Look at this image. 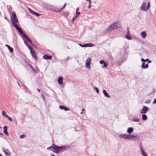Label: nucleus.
<instances>
[{
  "label": "nucleus",
  "instance_id": "f257e3e1",
  "mask_svg": "<svg viewBox=\"0 0 156 156\" xmlns=\"http://www.w3.org/2000/svg\"><path fill=\"white\" fill-rule=\"evenodd\" d=\"M12 16L11 17V19L13 26L19 32L22 33V30L20 27H18L17 25L16 24V23H18V21L16 17L15 13L14 12H12Z\"/></svg>",
  "mask_w": 156,
  "mask_h": 156
},
{
  "label": "nucleus",
  "instance_id": "f03ea898",
  "mask_svg": "<svg viewBox=\"0 0 156 156\" xmlns=\"http://www.w3.org/2000/svg\"><path fill=\"white\" fill-rule=\"evenodd\" d=\"M119 137L120 138L124 139L131 140L132 139L133 140H135L138 139L139 136L138 135L135 136L133 135L122 134L120 135Z\"/></svg>",
  "mask_w": 156,
  "mask_h": 156
},
{
  "label": "nucleus",
  "instance_id": "7ed1b4c3",
  "mask_svg": "<svg viewBox=\"0 0 156 156\" xmlns=\"http://www.w3.org/2000/svg\"><path fill=\"white\" fill-rule=\"evenodd\" d=\"M120 26V22L117 21L111 25L108 28V30L109 31H111L115 29L118 28Z\"/></svg>",
  "mask_w": 156,
  "mask_h": 156
},
{
  "label": "nucleus",
  "instance_id": "20e7f679",
  "mask_svg": "<svg viewBox=\"0 0 156 156\" xmlns=\"http://www.w3.org/2000/svg\"><path fill=\"white\" fill-rule=\"evenodd\" d=\"M146 4L145 2H143L140 7V9L142 11H147L150 7V2L148 3L147 7H146Z\"/></svg>",
  "mask_w": 156,
  "mask_h": 156
},
{
  "label": "nucleus",
  "instance_id": "39448f33",
  "mask_svg": "<svg viewBox=\"0 0 156 156\" xmlns=\"http://www.w3.org/2000/svg\"><path fill=\"white\" fill-rule=\"evenodd\" d=\"M50 148H52V149L51 151L53 152H55L56 153H58V146L55 145H54L53 146L51 147H48L47 149H48Z\"/></svg>",
  "mask_w": 156,
  "mask_h": 156
},
{
  "label": "nucleus",
  "instance_id": "423d86ee",
  "mask_svg": "<svg viewBox=\"0 0 156 156\" xmlns=\"http://www.w3.org/2000/svg\"><path fill=\"white\" fill-rule=\"evenodd\" d=\"M149 108L146 106H144L142 109L140 111V112L141 114H145L147 113L148 111Z\"/></svg>",
  "mask_w": 156,
  "mask_h": 156
},
{
  "label": "nucleus",
  "instance_id": "0eeeda50",
  "mask_svg": "<svg viewBox=\"0 0 156 156\" xmlns=\"http://www.w3.org/2000/svg\"><path fill=\"white\" fill-rule=\"evenodd\" d=\"M91 58L90 57H88L86 59V67L89 69L90 68V65L91 62Z\"/></svg>",
  "mask_w": 156,
  "mask_h": 156
},
{
  "label": "nucleus",
  "instance_id": "6e6552de",
  "mask_svg": "<svg viewBox=\"0 0 156 156\" xmlns=\"http://www.w3.org/2000/svg\"><path fill=\"white\" fill-rule=\"evenodd\" d=\"M66 148H67L66 147L64 146L60 147L58 146V153L62 152L65 151Z\"/></svg>",
  "mask_w": 156,
  "mask_h": 156
},
{
  "label": "nucleus",
  "instance_id": "1a4fd4ad",
  "mask_svg": "<svg viewBox=\"0 0 156 156\" xmlns=\"http://www.w3.org/2000/svg\"><path fill=\"white\" fill-rule=\"evenodd\" d=\"M140 147L142 155L143 156H147V154L143 150V147L141 145H140Z\"/></svg>",
  "mask_w": 156,
  "mask_h": 156
},
{
  "label": "nucleus",
  "instance_id": "9d476101",
  "mask_svg": "<svg viewBox=\"0 0 156 156\" xmlns=\"http://www.w3.org/2000/svg\"><path fill=\"white\" fill-rule=\"evenodd\" d=\"M127 33L125 36V37L128 40H131L132 39V38L130 36V31L129 29V28H127Z\"/></svg>",
  "mask_w": 156,
  "mask_h": 156
},
{
  "label": "nucleus",
  "instance_id": "9b49d317",
  "mask_svg": "<svg viewBox=\"0 0 156 156\" xmlns=\"http://www.w3.org/2000/svg\"><path fill=\"white\" fill-rule=\"evenodd\" d=\"M30 53L31 54L33 57L34 58L35 60L37 61V58L36 55L35 51L34 50L31 51V52H30Z\"/></svg>",
  "mask_w": 156,
  "mask_h": 156
},
{
  "label": "nucleus",
  "instance_id": "f8f14e48",
  "mask_svg": "<svg viewBox=\"0 0 156 156\" xmlns=\"http://www.w3.org/2000/svg\"><path fill=\"white\" fill-rule=\"evenodd\" d=\"M20 34H22V36L24 37L26 39H27V41H29L30 39L24 34L22 30V33L19 32Z\"/></svg>",
  "mask_w": 156,
  "mask_h": 156
},
{
  "label": "nucleus",
  "instance_id": "ddd939ff",
  "mask_svg": "<svg viewBox=\"0 0 156 156\" xmlns=\"http://www.w3.org/2000/svg\"><path fill=\"white\" fill-rule=\"evenodd\" d=\"M140 35H141L142 38L144 39L145 38L147 37V34L145 31H143L141 32L140 33Z\"/></svg>",
  "mask_w": 156,
  "mask_h": 156
},
{
  "label": "nucleus",
  "instance_id": "4468645a",
  "mask_svg": "<svg viewBox=\"0 0 156 156\" xmlns=\"http://www.w3.org/2000/svg\"><path fill=\"white\" fill-rule=\"evenodd\" d=\"M4 129V133L7 136H9V134L7 132V127L6 126H4L3 127Z\"/></svg>",
  "mask_w": 156,
  "mask_h": 156
},
{
  "label": "nucleus",
  "instance_id": "2eb2a0df",
  "mask_svg": "<svg viewBox=\"0 0 156 156\" xmlns=\"http://www.w3.org/2000/svg\"><path fill=\"white\" fill-rule=\"evenodd\" d=\"M43 58L45 59H51V56L47 55H44L43 56Z\"/></svg>",
  "mask_w": 156,
  "mask_h": 156
},
{
  "label": "nucleus",
  "instance_id": "dca6fc26",
  "mask_svg": "<svg viewBox=\"0 0 156 156\" xmlns=\"http://www.w3.org/2000/svg\"><path fill=\"white\" fill-rule=\"evenodd\" d=\"M103 93L104 94V95L106 97L109 98L110 97V96L105 90H103Z\"/></svg>",
  "mask_w": 156,
  "mask_h": 156
},
{
  "label": "nucleus",
  "instance_id": "f3484780",
  "mask_svg": "<svg viewBox=\"0 0 156 156\" xmlns=\"http://www.w3.org/2000/svg\"><path fill=\"white\" fill-rule=\"evenodd\" d=\"M133 130V127H129L127 129V132L130 134L132 133Z\"/></svg>",
  "mask_w": 156,
  "mask_h": 156
},
{
  "label": "nucleus",
  "instance_id": "a211bd4d",
  "mask_svg": "<svg viewBox=\"0 0 156 156\" xmlns=\"http://www.w3.org/2000/svg\"><path fill=\"white\" fill-rule=\"evenodd\" d=\"M62 77H59L58 79V81L59 84H62Z\"/></svg>",
  "mask_w": 156,
  "mask_h": 156
},
{
  "label": "nucleus",
  "instance_id": "6ab92c4d",
  "mask_svg": "<svg viewBox=\"0 0 156 156\" xmlns=\"http://www.w3.org/2000/svg\"><path fill=\"white\" fill-rule=\"evenodd\" d=\"M144 62H143L142 65V67L143 69H146L148 67V64H147L144 65Z\"/></svg>",
  "mask_w": 156,
  "mask_h": 156
},
{
  "label": "nucleus",
  "instance_id": "aec40b11",
  "mask_svg": "<svg viewBox=\"0 0 156 156\" xmlns=\"http://www.w3.org/2000/svg\"><path fill=\"white\" fill-rule=\"evenodd\" d=\"M59 108L62 110L64 109L66 111H67L69 110V109L68 108H65L64 106H60Z\"/></svg>",
  "mask_w": 156,
  "mask_h": 156
},
{
  "label": "nucleus",
  "instance_id": "412c9836",
  "mask_svg": "<svg viewBox=\"0 0 156 156\" xmlns=\"http://www.w3.org/2000/svg\"><path fill=\"white\" fill-rule=\"evenodd\" d=\"M132 120L133 122H138L140 121V119L136 117H134L132 119Z\"/></svg>",
  "mask_w": 156,
  "mask_h": 156
},
{
  "label": "nucleus",
  "instance_id": "4be33fe9",
  "mask_svg": "<svg viewBox=\"0 0 156 156\" xmlns=\"http://www.w3.org/2000/svg\"><path fill=\"white\" fill-rule=\"evenodd\" d=\"M5 46L8 48V49L10 50L11 52L12 53L13 52V49L12 48L10 47L9 45L7 44H5Z\"/></svg>",
  "mask_w": 156,
  "mask_h": 156
},
{
  "label": "nucleus",
  "instance_id": "5701e85b",
  "mask_svg": "<svg viewBox=\"0 0 156 156\" xmlns=\"http://www.w3.org/2000/svg\"><path fill=\"white\" fill-rule=\"evenodd\" d=\"M3 151L6 155L9 156L10 155V154L8 152L9 151L8 149H7L6 150H3Z\"/></svg>",
  "mask_w": 156,
  "mask_h": 156
},
{
  "label": "nucleus",
  "instance_id": "b1692460",
  "mask_svg": "<svg viewBox=\"0 0 156 156\" xmlns=\"http://www.w3.org/2000/svg\"><path fill=\"white\" fill-rule=\"evenodd\" d=\"M142 119L144 120H146L147 119V117L146 115H142Z\"/></svg>",
  "mask_w": 156,
  "mask_h": 156
},
{
  "label": "nucleus",
  "instance_id": "393cba45",
  "mask_svg": "<svg viewBox=\"0 0 156 156\" xmlns=\"http://www.w3.org/2000/svg\"><path fill=\"white\" fill-rule=\"evenodd\" d=\"M2 115L3 116L6 117V116H7V115H8L6 114V112L4 111H2Z\"/></svg>",
  "mask_w": 156,
  "mask_h": 156
},
{
  "label": "nucleus",
  "instance_id": "a878e982",
  "mask_svg": "<svg viewBox=\"0 0 156 156\" xmlns=\"http://www.w3.org/2000/svg\"><path fill=\"white\" fill-rule=\"evenodd\" d=\"M29 65L31 68L32 69L33 71L35 72V73H36L37 72V71H36L35 69H34L32 66L31 65Z\"/></svg>",
  "mask_w": 156,
  "mask_h": 156
},
{
  "label": "nucleus",
  "instance_id": "bb28decb",
  "mask_svg": "<svg viewBox=\"0 0 156 156\" xmlns=\"http://www.w3.org/2000/svg\"><path fill=\"white\" fill-rule=\"evenodd\" d=\"M94 89L95 90H96L97 93L98 94L99 93V90L98 88H97V87H94Z\"/></svg>",
  "mask_w": 156,
  "mask_h": 156
},
{
  "label": "nucleus",
  "instance_id": "cd10ccee",
  "mask_svg": "<svg viewBox=\"0 0 156 156\" xmlns=\"http://www.w3.org/2000/svg\"><path fill=\"white\" fill-rule=\"evenodd\" d=\"M28 9H29V11L30 13H32L34 15V13H35V12H34V11L31 10L30 8H29Z\"/></svg>",
  "mask_w": 156,
  "mask_h": 156
},
{
  "label": "nucleus",
  "instance_id": "c85d7f7f",
  "mask_svg": "<svg viewBox=\"0 0 156 156\" xmlns=\"http://www.w3.org/2000/svg\"><path fill=\"white\" fill-rule=\"evenodd\" d=\"M27 46L28 47V48H29V49H30V52H31V51H32L33 50L32 49V48L30 46V45H27Z\"/></svg>",
  "mask_w": 156,
  "mask_h": 156
},
{
  "label": "nucleus",
  "instance_id": "c756f323",
  "mask_svg": "<svg viewBox=\"0 0 156 156\" xmlns=\"http://www.w3.org/2000/svg\"><path fill=\"white\" fill-rule=\"evenodd\" d=\"M87 44V47H91L94 46V45L93 44H91V43H89L88 44Z\"/></svg>",
  "mask_w": 156,
  "mask_h": 156
},
{
  "label": "nucleus",
  "instance_id": "7c9ffc66",
  "mask_svg": "<svg viewBox=\"0 0 156 156\" xmlns=\"http://www.w3.org/2000/svg\"><path fill=\"white\" fill-rule=\"evenodd\" d=\"M79 45L80 46H81V47H87V44H84L83 45H82V44H79Z\"/></svg>",
  "mask_w": 156,
  "mask_h": 156
},
{
  "label": "nucleus",
  "instance_id": "2f4dec72",
  "mask_svg": "<svg viewBox=\"0 0 156 156\" xmlns=\"http://www.w3.org/2000/svg\"><path fill=\"white\" fill-rule=\"evenodd\" d=\"M6 118H7L10 121L12 122V119L9 117L8 115H7V116H6Z\"/></svg>",
  "mask_w": 156,
  "mask_h": 156
},
{
  "label": "nucleus",
  "instance_id": "473e14b6",
  "mask_svg": "<svg viewBox=\"0 0 156 156\" xmlns=\"http://www.w3.org/2000/svg\"><path fill=\"white\" fill-rule=\"evenodd\" d=\"M141 61L144 62L146 61H149V60L148 58L146 59V60H144V58H142L141 59Z\"/></svg>",
  "mask_w": 156,
  "mask_h": 156
},
{
  "label": "nucleus",
  "instance_id": "72a5a7b5",
  "mask_svg": "<svg viewBox=\"0 0 156 156\" xmlns=\"http://www.w3.org/2000/svg\"><path fill=\"white\" fill-rule=\"evenodd\" d=\"M34 15L37 16H40V14H39L37 12H35V13H34Z\"/></svg>",
  "mask_w": 156,
  "mask_h": 156
},
{
  "label": "nucleus",
  "instance_id": "f704fd0d",
  "mask_svg": "<svg viewBox=\"0 0 156 156\" xmlns=\"http://www.w3.org/2000/svg\"><path fill=\"white\" fill-rule=\"evenodd\" d=\"M105 62V61L103 60H101L99 62L101 64H104Z\"/></svg>",
  "mask_w": 156,
  "mask_h": 156
},
{
  "label": "nucleus",
  "instance_id": "c9c22d12",
  "mask_svg": "<svg viewBox=\"0 0 156 156\" xmlns=\"http://www.w3.org/2000/svg\"><path fill=\"white\" fill-rule=\"evenodd\" d=\"M25 136L24 135H22L20 136V138L21 139H23L25 137Z\"/></svg>",
  "mask_w": 156,
  "mask_h": 156
},
{
  "label": "nucleus",
  "instance_id": "e433bc0d",
  "mask_svg": "<svg viewBox=\"0 0 156 156\" xmlns=\"http://www.w3.org/2000/svg\"><path fill=\"white\" fill-rule=\"evenodd\" d=\"M104 66L105 67H107L108 66V64L107 63H106V62H105L104 63Z\"/></svg>",
  "mask_w": 156,
  "mask_h": 156
},
{
  "label": "nucleus",
  "instance_id": "4c0bfd02",
  "mask_svg": "<svg viewBox=\"0 0 156 156\" xmlns=\"http://www.w3.org/2000/svg\"><path fill=\"white\" fill-rule=\"evenodd\" d=\"M66 4L65 3V4L63 6V7L62 8H61L60 10V11H61V10H62L66 7Z\"/></svg>",
  "mask_w": 156,
  "mask_h": 156
},
{
  "label": "nucleus",
  "instance_id": "58836bf2",
  "mask_svg": "<svg viewBox=\"0 0 156 156\" xmlns=\"http://www.w3.org/2000/svg\"><path fill=\"white\" fill-rule=\"evenodd\" d=\"M91 2H90V3H89V5L88 6V9H90V7H91Z\"/></svg>",
  "mask_w": 156,
  "mask_h": 156
},
{
  "label": "nucleus",
  "instance_id": "ea45409f",
  "mask_svg": "<svg viewBox=\"0 0 156 156\" xmlns=\"http://www.w3.org/2000/svg\"><path fill=\"white\" fill-rule=\"evenodd\" d=\"M76 15L78 16V15H80V12H76Z\"/></svg>",
  "mask_w": 156,
  "mask_h": 156
},
{
  "label": "nucleus",
  "instance_id": "a19ab883",
  "mask_svg": "<svg viewBox=\"0 0 156 156\" xmlns=\"http://www.w3.org/2000/svg\"><path fill=\"white\" fill-rule=\"evenodd\" d=\"M153 103V104H156V98L154 100Z\"/></svg>",
  "mask_w": 156,
  "mask_h": 156
},
{
  "label": "nucleus",
  "instance_id": "79ce46f5",
  "mask_svg": "<svg viewBox=\"0 0 156 156\" xmlns=\"http://www.w3.org/2000/svg\"><path fill=\"white\" fill-rule=\"evenodd\" d=\"M150 102V101L149 100H147V101H146L145 103H148Z\"/></svg>",
  "mask_w": 156,
  "mask_h": 156
},
{
  "label": "nucleus",
  "instance_id": "37998d69",
  "mask_svg": "<svg viewBox=\"0 0 156 156\" xmlns=\"http://www.w3.org/2000/svg\"><path fill=\"white\" fill-rule=\"evenodd\" d=\"M75 19L74 18H73L72 19V22L73 23L74 21L75 20Z\"/></svg>",
  "mask_w": 156,
  "mask_h": 156
},
{
  "label": "nucleus",
  "instance_id": "c03bdc74",
  "mask_svg": "<svg viewBox=\"0 0 156 156\" xmlns=\"http://www.w3.org/2000/svg\"><path fill=\"white\" fill-rule=\"evenodd\" d=\"M84 109H82V112H80V114H82L83 113V111H84Z\"/></svg>",
  "mask_w": 156,
  "mask_h": 156
},
{
  "label": "nucleus",
  "instance_id": "a18cd8bd",
  "mask_svg": "<svg viewBox=\"0 0 156 156\" xmlns=\"http://www.w3.org/2000/svg\"><path fill=\"white\" fill-rule=\"evenodd\" d=\"M24 43L25 44V45H26V46H27V45H28V44H27V42L25 41H24Z\"/></svg>",
  "mask_w": 156,
  "mask_h": 156
},
{
  "label": "nucleus",
  "instance_id": "49530a36",
  "mask_svg": "<svg viewBox=\"0 0 156 156\" xmlns=\"http://www.w3.org/2000/svg\"><path fill=\"white\" fill-rule=\"evenodd\" d=\"M78 17V16L76 15L74 18H75V19H76V18H77Z\"/></svg>",
  "mask_w": 156,
  "mask_h": 156
},
{
  "label": "nucleus",
  "instance_id": "de8ad7c7",
  "mask_svg": "<svg viewBox=\"0 0 156 156\" xmlns=\"http://www.w3.org/2000/svg\"><path fill=\"white\" fill-rule=\"evenodd\" d=\"M78 10H79V8H77L76 9V12H78Z\"/></svg>",
  "mask_w": 156,
  "mask_h": 156
},
{
  "label": "nucleus",
  "instance_id": "09e8293b",
  "mask_svg": "<svg viewBox=\"0 0 156 156\" xmlns=\"http://www.w3.org/2000/svg\"><path fill=\"white\" fill-rule=\"evenodd\" d=\"M86 0L89 3H90V2H91L90 0Z\"/></svg>",
  "mask_w": 156,
  "mask_h": 156
},
{
  "label": "nucleus",
  "instance_id": "8fccbe9b",
  "mask_svg": "<svg viewBox=\"0 0 156 156\" xmlns=\"http://www.w3.org/2000/svg\"><path fill=\"white\" fill-rule=\"evenodd\" d=\"M37 91H38V92H40V89H38L37 88Z\"/></svg>",
  "mask_w": 156,
  "mask_h": 156
},
{
  "label": "nucleus",
  "instance_id": "3c124183",
  "mask_svg": "<svg viewBox=\"0 0 156 156\" xmlns=\"http://www.w3.org/2000/svg\"><path fill=\"white\" fill-rule=\"evenodd\" d=\"M0 135L2 136L3 135V134L2 133H0Z\"/></svg>",
  "mask_w": 156,
  "mask_h": 156
},
{
  "label": "nucleus",
  "instance_id": "603ef678",
  "mask_svg": "<svg viewBox=\"0 0 156 156\" xmlns=\"http://www.w3.org/2000/svg\"><path fill=\"white\" fill-rule=\"evenodd\" d=\"M151 61H150V60H149V61H148V62L149 63H151Z\"/></svg>",
  "mask_w": 156,
  "mask_h": 156
},
{
  "label": "nucleus",
  "instance_id": "864d4df0",
  "mask_svg": "<svg viewBox=\"0 0 156 156\" xmlns=\"http://www.w3.org/2000/svg\"><path fill=\"white\" fill-rule=\"evenodd\" d=\"M29 42L31 43H32V41L31 40H30V41Z\"/></svg>",
  "mask_w": 156,
  "mask_h": 156
},
{
  "label": "nucleus",
  "instance_id": "5fc2aeb1",
  "mask_svg": "<svg viewBox=\"0 0 156 156\" xmlns=\"http://www.w3.org/2000/svg\"><path fill=\"white\" fill-rule=\"evenodd\" d=\"M51 156H55L54 155H51Z\"/></svg>",
  "mask_w": 156,
  "mask_h": 156
},
{
  "label": "nucleus",
  "instance_id": "6e6d98bb",
  "mask_svg": "<svg viewBox=\"0 0 156 156\" xmlns=\"http://www.w3.org/2000/svg\"><path fill=\"white\" fill-rule=\"evenodd\" d=\"M0 156H2V155L0 154Z\"/></svg>",
  "mask_w": 156,
  "mask_h": 156
},
{
  "label": "nucleus",
  "instance_id": "4d7b16f0",
  "mask_svg": "<svg viewBox=\"0 0 156 156\" xmlns=\"http://www.w3.org/2000/svg\"><path fill=\"white\" fill-rule=\"evenodd\" d=\"M25 87L26 88H27V87H26L25 86Z\"/></svg>",
  "mask_w": 156,
  "mask_h": 156
},
{
  "label": "nucleus",
  "instance_id": "13d9d810",
  "mask_svg": "<svg viewBox=\"0 0 156 156\" xmlns=\"http://www.w3.org/2000/svg\"><path fill=\"white\" fill-rule=\"evenodd\" d=\"M18 84L19 85V83H18Z\"/></svg>",
  "mask_w": 156,
  "mask_h": 156
},
{
  "label": "nucleus",
  "instance_id": "bf43d9fd",
  "mask_svg": "<svg viewBox=\"0 0 156 156\" xmlns=\"http://www.w3.org/2000/svg\"><path fill=\"white\" fill-rule=\"evenodd\" d=\"M1 128V127L0 126V128Z\"/></svg>",
  "mask_w": 156,
  "mask_h": 156
}]
</instances>
